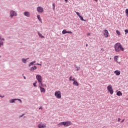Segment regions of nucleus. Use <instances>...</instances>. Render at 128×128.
Returning a JSON list of instances; mask_svg holds the SVG:
<instances>
[{
    "label": "nucleus",
    "mask_w": 128,
    "mask_h": 128,
    "mask_svg": "<svg viewBox=\"0 0 128 128\" xmlns=\"http://www.w3.org/2000/svg\"><path fill=\"white\" fill-rule=\"evenodd\" d=\"M14 100H19L20 102H22V100L20 99H12V100H10V102L11 104H12V102H14Z\"/></svg>",
    "instance_id": "nucleus-9"
},
{
    "label": "nucleus",
    "mask_w": 128,
    "mask_h": 128,
    "mask_svg": "<svg viewBox=\"0 0 128 128\" xmlns=\"http://www.w3.org/2000/svg\"><path fill=\"white\" fill-rule=\"evenodd\" d=\"M36 78L38 82H42V76L40 74H38L36 76Z\"/></svg>",
    "instance_id": "nucleus-5"
},
{
    "label": "nucleus",
    "mask_w": 128,
    "mask_h": 128,
    "mask_svg": "<svg viewBox=\"0 0 128 128\" xmlns=\"http://www.w3.org/2000/svg\"><path fill=\"white\" fill-rule=\"evenodd\" d=\"M72 122H70V121H66L60 122L58 124V128H60V126H64L66 127L70 126H72Z\"/></svg>",
    "instance_id": "nucleus-2"
},
{
    "label": "nucleus",
    "mask_w": 128,
    "mask_h": 128,
    "mask_svg": "<svg viewBox=\"0 0 128 128\" xmlns=\"http://www.w3.org/2000/svg\"><path fill=\"white\" fill-rule=\"evenodd\" d=\"M22 62H24V64H26V59H22Z\"/></svg>",
    "instance_id": "nucleus-25"
},
{
    "label": "nucleus",
    "mask_w": 128,
    "mask_h": 128,
    "mask_svg": "<svg viewBox=\"0 0 128 128\" xmlns=\"http://www.w3.org/2000/svg\"><path fill=\"white\" fill-rule=\"evenodd\" d=\"M107 90L110 94H114V90H112V86L111 84H110L107 86Z\"/></svg>",
    "instance_id": "nucleus-3"
},
{
    "label": "nucleus",
    "mask_w": 128,
    "mask_h": 128,
    "mask_svg": "<svg viewBox=\"0 0 128 128\" xmlns=\"http://www.w3.org/2000/svg\"><path fill=\"white\" fill-rule=\"evenodd\" d=\"M116 58H118V56H114V60H116Z\"/></svg>",
    "instance_id": "nucleus-29"
},
{
    "label": "nucleus",
    "mask_w": 128,
    "mask_h": 128,
    "mask_svg": "<svg viewBox=\"0 0 128 128\" xmlns=\"http://www.w3.org/2000/svg\"><path fill=\"white\" fill-rule=\"evenodd\" d=\"M38 34L40 36V38H44V36L42 34L40 33V32H38Z\"/></svg>",
    "instance_id": "nucleus-19"
},
{
    "label": "nucleus",
    "mask_w": 128,
    "mask_h": 128,
    "mask_svg": "<svg viewBox=\"0 0 128 128\" xmlns=\"http://www.w3.org/2000/svg\"><path fill=\"white\" fill-rule=\"evenodd\" d=\"M33 86L35 87H36V82L33 83Z\"/></svg>",
    "instance_id": "nucleus-31"
},
{
    "label": "nucleus",
    "mask_w": 128,
    "mask_h": 128,
    "mask_svg": "<svg viewBox=\"0 0 128 128\" xmlns=\"http://www.w3.org/2000/svg\"><path fill=\"white\" fill-rule=\"evenodd\" d=\"M37 11L38 12H44V8H42V6H38L37 8Z\"/></svg>",
    "instance_id": "nucleus-8"
},
{
    "label": "nucleus",
    "mask_w": 128,
    "mask_h": 128,
    "mask_svg": "<svg viewBox=\"0 0 128 128\" xmlns=\"http://www.w3.org/2000/svg\"><path fill=\"white\" fill-rule=\"evenodd\" d=\"M118 122H120V118H118Z\"/></svg>",
    "instance_id": "nucleus-39"
},
{
    "label": "nucleus",
    "mask_w": 128,
    "mask_h": 128,
    "mask_svg": "<svg viewBox=\"0 0 128 128\" xmlns=\"http://www.w3.org/2000/svg\"><path fill=\"white\" fill-rule=\"evenodd\" d=\"M126 16H128V8H126Z\"/></svg>",
    "instance_id": "nucleus-24"
},
{
    "label": "nucleus",
    "mask_w": 128,
    "mask_h": 128,
    "mask_svg": "<svg viewBox=\"0 0 128 128\" xmlns=\"http://www.w3.org/2000/svg\"><path fill=\"white\" fill-rule=\"evenodd\" d=\"M67 34H72V31H67Z\"/></svg>",
    "instance_id": "nucleus-32"
},
{
    "label": "nucleus",
    "mask_w": 128,
    "mask_h": 128,
    "mask_svg": "<svg viewBox=\"0 0 128 128\" xmlns=\"http://www.w3.org/2000/svg\"><path fill=\"white\" fill-rule=\"evenodd\" d=\"M38 128H46V126L44 124H38Z\"/></svg>",
    "instance_id": "nucleus-10"
},
{
    "label": "nucleus",
    "mask_w": 128,
    "mask_h": 128,
    "mask_svg": "<svg viewBox=\"0 0 128 128\" xmlns=\"http://www.w3.org/2000/svg\"><path fill=\"white\" fill-rule=\"evenodd\" d=\"M95 2H98V0H94Z\"/></svg>",
    "instance_id": "nucleus-44"
},
{
    "label": "nucleus",
    "mask_w": 128,
    "mask_h": 128,
    "mask_svg": "<svg viewBox=\"0 0 128 128\" xmlns=\"http://www.w3.org/2000/svg\"><path fill=\"white\" fill-rule=\"evenodd\" d=\"M24 80H26V76H24Z\"/></svg>",
    "instance_id": "nucleus-45"
},
{
    "label": "nucleus",
    "mask_w": 128,
    "mask_h": 128,
    "mask_svg": "<svg viewBox=\"0 0 128 128\" xmlns=\"http://www.w3.org/2000/svg\"><path fill=\"white\" fill-rule=\"evenodd\" d=\"M125 32V34H128V30L126 29L124 30Z\"/></svg>",
    "instance_id": "nucleus-28"
},
{
    "label": "nucleus",
    "mask_w": 128,
    "mask_h": 128,
    "mask_svg": "<svg viewBox=\"0 0 128 128\" xmlns=\"http://www.w3.org/2000/svg\"><path fill=\"white\" fill-rule=\"evenodd\" d=\"M77 70H80V68H78V66L76 67Z\"/></svg>",
    "instance_id": "nucleus-37"
},
{
    "label": "nucleus",
    "mask_w": 128,
    "mask_h": 128,
    "mask_svg": "<svg viewBox=\"0 0 128 128\" xmlns=\"http://www.w3.org/2000/svg\"><path fill=\"white\" fill-rule=\"evenodd\" d=\"M37 18L38 20L40 22H42V18H40V14H38L37 16Z\"/></svg>",
    "instance_id": "nucleus-18"
},
{
    "label": "nucleus",
    "mask_w": 128,
    "mask_h": 128,
    "mask_svg": "<svg viewBox=\"0 0 128 128\" xmlns=\"http://www.w3.org/2000/svg\"><path fill=\"white\" fill-rule=\"evenodd\" d=\"M88 46V44H86V46Z\"/></svg>",
    "instance_id": "nucleus-46"
},
{
    "label": "nucleus",
    "mask_w": 128,
    "mask_h": 128,
    "mask_svg": "<svg viewBox=\"0 0 128 128\" xmlns=\"http://www.w3.org/2000/svg\"><path fill=\"white\" fill-rule=\"evenodd\" d=\"M87 35H88V36H90V33H88V34H87Z\"/></svg>",
    "instance_id": "nucleus-40"
},
{
    "label": "nucleus",
    "mask_w": 128,
    "mask_h": 128,
    "mask_svg": "<svg viewBox=\"0 0 128 128\" xmlns=\"http://www.w3.org/2000/svg\"><path fill=\"white\" fill-rule=\"evenodd\" d=\"M62 34H68V31H66V30H64L62 31Z\"/></svg>",
    "instance_id": "nucleus-20"
},
{
    "label": "nucleus",
    "mask_w": 128,
    "mask_h": 128,
    "mask_svg": "<svg viewBox=\"0 0 128 128\" xmlns=\"http://www.w3.org/2000/svg\"><path fill=\"white\" fill-rule=\"evenodd\" d=\"M104 38H108V30H104Z\"/></svg>",
    "instance_id": "nucleus-6"
},
{
    "label": "nucleus",
    "mask_w": 128,
    "mask_h": 128,
    "mask_svg": "<svg viewBox=\"0 0 128 128\" xmlns=\"http://www.w3.org/2000/svg\"><path fill=\"white\" fill-rule=\"evenodd\" d=\"M24 16H30V12H25L24 13Z\"/></svg>",
    "instance_id": "nucleus-12"
},
{
    "label": "nucleus",
    "mask_w": 128,
    "mask_h": 128,
    "mask_svg": "<svg viewBox=\"0 0 128 128\" xmlns=\"http://www.w3.org/2000/svg\"><path fill=\"white\" fill-rule=\"evenodd\" d=\"M36 68H37L36 66H33L32 67L33 70H36Z\"/></svg>",
    "instance_id": "nucleus-27"
},
{
    "label": "nucleus",
    "mask_w": 128,
    "mask_h": 128,
    "mask_svg": "<svg viewBox=\"0 0 128 128\" xmlns=\"http://www.w3.org/2000/svg\"><path fill=\"white\" fill-rule=\"evenodd\" d=\"M72 84H74V86H80V84H78V82L76 80Z\"/></svg>",
    "instance_id": "nucleus-13"
},
{
    "label": "nucleus",
    "mask_w": 128,
    "mask_h": 128,
    "mask_svg": "<svg viewBox=\"0 0 128 128\" xmlns=\"http://www.w3.org/2000/svg\"><path fill=\"white\" fill-rule=\"evenodd\" d=\"M24 114H22V116H20V118H22V116H23Z\"/></svg>",
    "instance_id": "nucleus-43"
},
{
    "label": "nucleus",
    "mask_w": 128,
    "mask_h": 128,
    "mask_svg": "<svg viewBox=\"0 0 128 128\" xmlns=\"http://www.w3.org/2000/svg\"><path fill=\"white\" fill-rule=\"evenodd\" d=\"M72 76H70V78H69V80L70 81V82H71V80H72Z\"/></svg>",
    "instance_id": "nucleus-30"
},
{
    "label": "nucleus",
    "mask_w": 128,
    "mask_h": 128,
    "mask_svg": "<svg viewBox=\"0 0 128 128\" xmlns=\"http://www.w3.org/2000/svg\"><path fill=\"white\" fill-rule=\"evenodd\" d=\"M32 66V62H31L30 64H29V66Z\"/></svg>",
    "instance_id": "nucleus-33"
},
{
    "label": "nucleus",
    "mask_w": 128,
    "mask_h": 128,
    "mask_svg": "<svg viewBox=\"0 0 128 128\" xmlns=\"http://www.w3.org/2000/svg\"><path fill=\"white\" fill-rule=\"evenodd\" d=\"M36 64H37L38 66H42L41 64H38V63Z\"/></svg>",
    "instance_id": "nucleus-36"
},
{
    "label": "nucleus",
    "mask_w": 128,
    "mask_h": 128,
    "mask_svg": "<svg viewBox=\"0 0 128 128\" xmlns=\"http://www.w3.org/2000/svg\"><path fill=\"white\" fill-rule=\"evenodd\" d=\"M72 80L73 82H76V78H73Z\"/></svg>",
    "instance_id": "nucleus-35"
},
{
    "label": "nucleus",
    "mask_w": 128,
    "mask_h": 128,
    "mask_svg": "<svg viewBox=\"0 0 128 128\" xmlns=\"http://www.w3.org/2000/svg\"><path fill=\"white\" fill-rule=\"evenodd\" d=\"M1 98H4V96H1Z\"/></svg>",
    "instance_id": "nucleus-47"
},
{
    "label": "nucleus",
    "mask_w": 128,
    "mask_h": 128,
    "mask_svg": "<svg viewBox=\"0 0 128 128\" xmlns=\"http://www.w3.org/2000/svg\"><path fill=\"white\" fill-rule=\"evenodd\" d=\"M30 70H32V68H31Z\"/></svg>",
    "instance_id": "nucleus-48"
},
{
    "label": "nucleus",
    "mask_w": 128,
    "mask_h": 128,
    "mask_svg": "<svg viewBox=\"0 0 128 128\" xmlns=\"http://www.w3.org/2000/svg\"><path fill=\"white\" fill-rule=\"evenodd\" d=\"M44 84H42V82H39V87L40 88H43Z\"/></svg>",
    "instance_id": "nucleus-21"
},
{
    "label": "nucleus",
    "mask_w": 128,
    "mask_h": 128,
    "mask_svg": "<svg viewBox=\"0 0 128 128\" xmlns=\"http://www.w3.org/2000/svg\"><path fill=\"white\" fill-rule=\"evenodd\" d=\"M54 96L57 98H62V94L60 93V91H56L54 93Z\"/></svg>",
    "instance_id": "nucleus-4"
},
{
    "label": "nucleus",
    "mask_w": 128,
    "mask_h": 128,
    "mask_svg": "<svg viewBox=\"0 0 128 128\" xmlns=\"http://www.w3.org/2000/svg\"><path fill=\"white\" fill-rule=\"evenodd\" d=\"M39 110H42V106H40V108H39Z\"/></svg>",
    "instance_id": "nucleus-38"
},
{
    "label": "nucleus",
    "mask_w": 128,
    "mask_h": 128,
    "mask_svg": "<svg viewBox=\"0 0 128 128\" xmlns=\"http://www.w3.org/2000/svg\"><path fill=\"white\" fill-rule=\"evenodd\" d=\"M114 74H116V76H120V71L118 70H116L114 72Z\"/></svg>",
    "instance_id": "nucleus-11"
},
{
    "label": "nucleus",
    "mask_w": 128,
    "mask_h": 128,
    "mask_svg": "<svg viewBox=\"0 0 128 128\" xmlns=\"http://www.w3.org/2000/svg\"><path fill=\"white\" fill-rule=\"evenodd\" d=\"M116 33L117 34L118 36H120V30H116Z\"/></svg>",
    "instance_id": "nucleus-22"
},
{
    "label": "nucleus",
    "mask_w": 128,
    "mask_h": 128,
    "mask_svg": "<svg viewBox=\"0 0 128 128\" xmlns=\"http://www.w3.org/2000/svg\"><path fill=\"white\" fill-rule=\"evenodd\" d=\"M56 8V4H54V3L52 4V8L53 10H54V8Z\"/></svg>",
    "instance_id": "nucleus-23"
},
{
    "label": "nucleus",
    "mask_w": 128,
    "mask_h": 128,
    "mask_svg": "<svg viewBox=\"0 0 128 128\" xmlns=\"http://www.w3.org/2000/svg\"><path fill=\"white\" fill-rule=\"evenodd\" d=\"M76 14H77L78 16H80V12H76Z\"/></svg>",
    "instance_id": "nucleus-26"
},
{
    "label": "nucleus",
    "mask_w": 128,
    "mask_h": 128,
    "mask_svg": "<svg viewBox=\"0 0 128 128\" xmlns=\"http://www.w3.org/2000/svg\"><path fill=\"white\" fill-rule=\"evenodd\" d=\"M79 18H80V20H82V22H86V20L84 19V18L82 17V16H79Z\"/></svg>",
    "instance_id": "nucleus-17"
},
{
    "label": "nucleus",
    "mask_w": 128,
    "mask_h": 128,
    "mask_svg": "<svg viewBox=\"0 0 128 128\" xmlns=\"http://www.w3.org/2000/svg\"><path fill=\"white\" fill-rule=\"evenodd\" d=\"M114 48L116 52H120V50L122 52H124V48L122 47V44H120V42L116 43L114 44Z\"/></svg>",
    "instance_id": "nucleus-1"
},
{
    "label": "nucleus",
    "mask_w": 128,
    "mask_h": 128,
    "mask_svg": "<svg viewBox=\"0 0 128 128\" xmlns=\"http://www.w3.org/2000/svg\"><path fill=\"white\" fill-rule=\"evenodd\" d=\"M68 0H64V1L66 2H68Z\"/></svg>",
    "instance_id": "nucleus-42"
},
{
    "label": "nucleus",
    "mask_w": 128,
    "mask_h": 128,
    "mask_svg": "<svg viewBox=\"0 0 128 128\" xmlns=\"http://www.w3.org/2000/svg\"><path fill=\"white\" fill-rule=\"evenodd\" d=\"M2 40H4V39L0 37V48L2 46H4V43L2 42Z\"/></svg>",
    "instance_id": "nucleus-14"
},
{
    "label": "nucleus",
    "mask_w": 128,
    "mask_h": 128,
    "mask_svg": "<svg viewBox=\"0 0 128 128\" xmlns=\"http://www.w3.org/2000/svg\"><path fill=\"white\" fill-rule=\"evenodd\" d=\"M116 96H122V93L120 91H118L116 92Z\"/></svg>",
    "instance_id": "nucleus-16"
},
{
    "label": "nucleus",
    "mask_w": 128,
    "mask_h": 128,
    "mask_svg": "<svg viewBox=\"0 0 128 128\" xmlns=\"http://www.w3.org/2000/svg\"><path fill=\"white\" fill-rule=\"evenodd\" d=\"M17 16L16 12L14 11H11L10 12V18H12V16Z\"/></svg>",
    "instance_id": "nucleus-7"
},
{
    "label": "nucleus",
    "mask_w": 128,
    "mask_h": 128,
    "mask_svg": "<svg viewBox=\"0 0 128 128\" xmlns=\"http://www.w3.org/2000/svg\"><path fill=\"white\" fill-rule=\"evenodd\" d=\"M124 122V119H123L122 120V121L120 122L121 124Z\"/></svg>",
    "instance_id": "nucleus-34"
},
{
    "label": "nucleus",
    "mask_w": 128,
    "mask_h": 128,
    "mask_svg": "<svg viewBox=\"0 0 128 128\" xmlns=\"http://www.w3.org/2000/svg\"><path fill=\"white\" fill-rule=\"evenodd\" d=\"M34 62H32V64H34Z\"/></svg>",
    "instance_id": "nucleus-41"
},
{
    "label": "nucleus",
    "mask_w": 128,
    "mask_h": 128,
    "mask_svg": "<svg viewBox=\"0 0 128 128\" xmlns=\"http://www.w3.org/2000/svg\"><path fill=\"white\" fill-rule=\"evenodd\" d=\"M40 88L41 92H46V89L44 88L43 87H40Z\"/></svg>",
    "instance_id": "nucleus-15"
}]
</instances>
